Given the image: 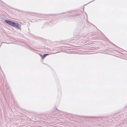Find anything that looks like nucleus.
<instances>
[{
    "label": "nucleus",
    "mask_w": 127,
    "mask_h": 127,
    "mask_svg": "<svg viewBox=\"0 0 127 127\" xmlns=\"http://www.w3.org/2000/svg\"><path fill=\"white\" fill-rule=\"evenodd\" d=\"M5 22L9 25L18 29H19L21 27L20 25L17 23L7 20H5Z\"/></svg>",
    "instance_id": "1"
},
{
    "label": "nucleus",
    "mask_w": 127,
    "mask_h": 127,
    "mask_svg": "<svg viewBox=\"0 0 127 127\" xmlns=\"http://www.w3.org/2000/svg\"><path fill=\"white\" fill-rule=\"evenodd\" d=\"M49 54H45V55L46 56L48 55Z\"/></svg>",
    "instance_id": "3"
},
{
    "label": "nucleus",
    "mask_w": 127,
    "mask_h": 127,
    "mask_svg": "<svg viewBox=\"0 0 127 127\" xmlns=\"http://www.w3.org/2000/svg\"><path fill=\"white\" fill-rule=\"evenodd\" d=\"M41 56L42 57V58H44L46 56V55H45V54H44L43 56H42L41 55Z\"/></svg>",
    "instance_id": "2"
}]
</instances>
